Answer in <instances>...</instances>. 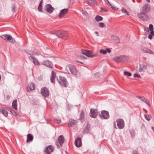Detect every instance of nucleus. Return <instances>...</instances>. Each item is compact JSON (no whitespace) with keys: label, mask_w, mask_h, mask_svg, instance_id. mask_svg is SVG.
Segmentation results:
<instances>
[{"label":"nucleus","mask_w":154,"mask_h":154,"mask_svg":"<svg viewBox=\"0 0 154 154\" xmlns=\"http://www.w3.org/2000/svg\"><path fill=\"white\" fill-rule=\"evenodd\" d=\"M65 70L68 73H71L75 75H77V70L73 65L71 64L68 65L66 67Z\"/></svg>","instance_id":"1"},{"label":"nucleus","mask_w":154,"mask_h":154,"mask_svg":"<svg viewBox=\"0 0 154 154\" xmlns=\"http://www.w3.org/2000/svg\"><path fill=\"white\" fill-rule=\"evenodd\" d=\"M65 141L63 135H60L58 137L57 140L55 142V144L58 148L62 146Z\"/></svg>","instance_id":"2"},{"label":"nucleus","mask_w":154,"mask_h":154,"mask_svg":"<svg viewBox=\"0 0 154 154\" xmlns=\"http://www.w3.org/2000/svg\"><path fill=\"white\" fill-rule=\"evenodd\" d=\"M52 34L57 36L59 38H63V39H66L67 38L66 32L65 31H58L54 32Z\"/></svg>","instance_id":"3"},{"label":"nucleus","mask_w":154,"mask_h":154,"mask_svg":"<svg viewBox=\"0 0 154 154\" xmlns=\"http://www.w3.org/2000/svg\"><path fill=\"white\" fill-rule=\"evenodd\" d=\"M2 38L5 40L7 42H9L14 43L15 42V39L12 38L11 36L7 34L2 35L1 36Z\"/></svg>","instance_id":"4"},{"label":"nucleus","mask_w":154,"mask_h":154,"mask_svg":"<svg viewBox=\"0 0 154 154\" xmlns=\"http://www.w3.org/2000/svg\"><path fill=\"white\" fill-rule=\"evenodd\" d=\"M58 82L62 86L66 87L68 85V82L66 78L64 77L59 76V78L57 79Z\"/></svg>","instance_id":"5"},{"label":"nucleus","mask_w":154,"mask_h":154,"mask_svg":"<svg viewBox=\"0 0 154 154\" xmlns=\"http://www.w3.org/2000/svg\"><path fill=\"white\" fill-rule=\"evenodd\" d=\"M137 16L139 19L144 21H146L149 20V17L147 14L143 12L138 14Z\"/></svg>","instance_id":"6"},{"label":"nucleus","mask_w":154,"mask_h":154,"mask_svg":"<svg viewBox=\"0 0 154 154\" xmlns=\"http://www.w3.org/2000/svg\"><path fill=\"white\" fill-rule=\"evenodd\" d=\"M109 116V114L108 111H104V110L101 111V114L100 116V117L102 119H108Z\"/></svg>","instance_id":"7"},{"label":"nucleus","mask_w":154,"mask_h":154,"mask_svg":"<svg viewBox=\"0 0 154 154\" xmlns=\"http://www.w3.org/2000/svg\"><path fill=\"white\" fill-rule=\"evenodd\" d=\"M81 53L90 57H93L96 56L95 54H93L91 51L88 50H82Z\"/></svg>","instance_id":"8"},{"label":"nucleus","mask_w":154,"mask_h":154,"mask_svg":"<svg viewBox=\"0 0 154 154\" xmlns=\"http://www.w3.org/2000/svg\"><path fill=\"white\" fill-rule=\"evenodd\" d=\"M117 125L119 128L122 129L124 127L125 124L123 120L122 119H119L116 120Z\"/></svg>","instance_id":"9"},{"label":"nucleus","mask_w":154,"mask_h":154,"mask_svg":"<svg viewBox=\"0 0 154 154\" xmlns=\"http://www.w3.org/2000/svg\"><path fill=\"white\" fill-rule=\"evenodd\" d=\"M41 93L43 96L45 97H48L49 94V92L48 88L44 87L42 88L41 90Z\"/></svg>","instance_id":"10"},{"label":"nucleus","mask_w":154,"mask_h":154,"mask_svg":"<svg viewBox=\"0 0 154 154\" xmlns=\"http://www.w3.org/2000/svg\"><path fill=\"white\" fill-rule=\"evenodd\" d=\"M54 149V147L52 145H50L45 148V152L47 154L52 152Z\"/></svg>","instance_id":"11"},{"label":"nucleus","mask_w":154,"mask_h":154,"mask_svg":"<svg viewBox=\"0 0 154 154\" xmlns=\"http://www.w3.org/2000/svg\"><path fill=\"white\" fill-rule=\"evenodd\" d=\"M45 9L49 13L51 14L54 11V8L50 4H47L45 6Z\"/></svg>","instance_id":"12"},{"label":"nucleus","mask_w":154,"mask_h":154,"mask_svg":"<svg viewBox=\"0 0 154 154\" xmlns=\"http://www.w3.org/2000/svg\"><path fill=\"white\" fill-rule=\"evenodd\" d=\"M82 145L81 138L80 137H78L75 140V145L77 147H79L81 146Z\"/></svg>","instance_id":"13"},{"label":"nucleus","mask_w":154,"mask_h":154,"mask_svg":"<svg viewBox=\"0 0 154 154\" xmlns=\"http://www.w3.org/2000/svg\"><path fill=\"white\" fill-rule=\"evenodd\" d=\"M29 59L30 60L32 61L34 64L39 66L40 65V63L38 60L35 57L33 56H30L29 57Z\"/></svg>","instance_id":"14"},{"label":"nucleus","mask_w":154,"mask_h":154,"mask_svg":"<svg viewBox=\"0 0 154 154\" xmlns=\"http://www.w3.org/2000/svg\"><path fill=\"white\" fill-rule=\"evenodd\" d=\"M98 115L97 110L96 109H91L90 116L91 118H96Z\"/></svg>","instance_id":"15"},{"label":"nucleus","mask_w":154,"mask_h":154,"mask_svg":"<svg viewBox=\"0 0 154 154\" xmlns=\"http://www.w3.org/2000/svg\"><path fill=\"white\" fill-rule=\"evenodd\" d=\"M142 10V11L143 12H145L146 13L148 12L150 10V6L149 4H145L144 6H143Z\"/></svg>","instance_id":"16"},{"label":"nucleus","mask_w":154,"mask_h":154,"mask_svg":"<svg viewBox=\"0 0 154 154\" xmlns=\"http://www.w3.org/2000/svg\"><path fill=\"white\" fill-rule=\"evenodd\" d=\"M56 75V73L54 71H52L51 76L50 78V80L52 83H55Z\"/></svg>","instance_id":"17"},{"label":"nucleus","mask_w":154,"mask_h":154,"mask_svg":"<svg viewBox=\"0 0 154 154\" xmlns=\"http://www.w3.org/2000/svg\"><path fill=\"white\" fill-rule=\"evenodd\" d=\"M35 89V85L33 83H31L28 84L27 88V91H31Z\"/></svg>","instance_id":"18"},{"label":"nucleus","mask_w":154,"mask_h":154,"mask_svg":"<svg viewBox=\"0 0 154 154\" xmlns=\"http://www.w3.org/2000/svg\"><path fill=\"white\" fill-rule=\"evenodd\" d=\"M68 11V8H64L60 12V14H59V17H61L64 16L65 14H66Z\"/></svg>","instance_id":"19"},{"label":"nucleus","mask_w":154,"mask_h":154,"mask_svg":"<svg viewBox=\"0 0 154 154\" xmlns=\"http://www.w3.org/2000/svg\"><path fill=\"white\" fill-rule=\"evenodd\" d=\"M42 64L50 68L53 67V65L52 63L50 61L48 60L44 61Z\"/></svg>","instance_id":"20"},{"label":"nucleus","mask_w":154,"mask_h":154,"mask_svg":"<svg viewBox=\"0 0 154 154\" xmlns=\"http://www.w3.org/2000/svg\"><path fill=\"white\" fill-rule=\"evenodd\" d=\"M0 112H2L5 117H7L8 116V112L6 108L0 107Z\"/></svg>","instance_id":"21"},{"label":"nucleus","mask_w":154,"mask_h":154,"mask_svg":"<svg viewBox=\"0 0 154 154\" xmlns=\"http://www.w3.org/2000/svg\"><path fill=\"white\" fill-rule=\"evenodd\" d=\"M77 123L76 120L72 119L69 120V122L68 124V125L70 127H72L73 125H75Z\"/></svg>","instance_id":"22"},{"label":"nucleus","mask_w":154,"mask_h":154,"mask_svg":"<svg viewBox=\"0 0 154 154\" xmlns=\"http://www.w3.org/2000/svg\"><path fill=\"white\" fill-rule=\"evenodd\" d=\"M33 139V136L31 134H28L27 135V140L26 142L27 143H30L32 141Z\"/></svg>","instance_id":"23"},{"label":"nucleus","mask_w":154,"mask_h":154,"mask_svg":"<svg viewBox=\"0 0 154 154\" xmlns=\"http://www.w3.org/2000/svg\"><path fill=\"white\" fill-rule=\"evenodd\" d=\"M146 69V67L145 65L143 64H141L140 65L139 71L140 72H143Z\"/></svg>","instance_id":"24"},{"label":"nucleus","mask_w":154,"mask_h":154,"mask_svg":"<svg viewBox=\"0 0 154 154\" xmlns=\"http://www.w3.org/2000/svg\"><path fill=\"white\" fill-rule=\"evenodd\" d=\"M17 100H15L12 102V107L15 109H17Z\"/></svg>","instance_id":"25"},{"label":"nucleus","mask_w":154,"mask_h":154,"mask_svg":"<svg viewBox=\"0 0 154 154\" xmlns=\"http://www.w3.org/2000/svg\"><path fill=\"white\" fill-rule=\"evenodd\" d=\"M113 60L117 62H119L122 60V56H118L115 57L113 59Z\"/></svg>","instance_id":"26"},{"label":"nucleus","mask_w":154,"mask_h":154,"mask_svg":"<svg viewBox=\"0 0 154 154\" xmlns=\"http://www.w3.org/2000/svg\"><path fill=\"white\" fill-rule=\"evenodd\" d=\"M85 119V116L83 111L81 112L80 116V119L82 122H83L84 121Z\"/></svg>","instance_id":"27"},{"label":"nucleus","mask_w":154,"mask_h":154,"mask_svg":"<svg viewBox=\"0 0 154 154\" xmlns=\"http://www.w3.org/2000/svg\"><path fill=\"white\" fill-rule=\"evenodd\" d=\"M95 19L98 22L102 20L103 18L101 16L97 15L95 17Z\"/></svg>","instance_id":"28"},{"label":"nucleus","mask_w":154,"mask_h":154,"mask_svg":"<svg viewBox=\"0 0 154 154\" xmlns=\"http://www.w3.org/2000/svg\"><path fill=\"white\" fill-rule=\"evenodd\" d=\"M143 51L145 53H147L149 54H152L153 53L152 51L150 50V49L147 48H144L143 49Z\"/></svg>","instance_id":"29"},{"label":"nucleus","mask_w":154,"mask_h":154,"mask_svg":"<svg viewBox=\"0 0 154 154\" xmlns=\"http://www.w3.org/2000/svg\"><path fill=\"white\" fill-rule=\"evenodd\" d=\"M132 137H135V131L133 129H131L129 131Z\"/></svg>","instance_id":"30"},{"label":"nucleus","mask_w":154,"mask_h":154,"mask_svg":"<svg viewBox=\"0 0 154 154\" xmlns=\"http://www.w3.org/2000/svg\"><path fill=\"white\" fill-rule=\"evenodd\" d=\"M25 52L26 53L28 54L29 55L35 54V53H34V51H32L27 50L25 51Z\"/></svg>","instance_id":"31"},{"label":"nucleus","mask_w":154,"mask_h":154,"mask_svg":"<svg viewBox=\"0 0 154 154\" xmlns=\"http://www.w3.org/2000/svg\"><path fill=\"white\" fill-rule=\"evenodd\" d=\"M144 117L146 120L149 121L150 120L151 116L149 114H144Z\"/></svg>","instance_id":"32"},{"label":"nucleus","mask_w":154,"mask_h":154,"mask_svg":"<svg viewBox=\"0 0 154 154\" xmlns=\"http://www.w3.org/2000/svg\"><path fill=\"white\" fill-rule=\"evenodd\" d=\"M111 37L112 39L116 40V42H119V39L118 37L116 36H112Z\"/></svg>","instance_id":"33"},{"label":"nucleus","mask_w":154,"mask_h":154,"mask_svg":"<svg viewBox=\"0 0 154 154\" xmlns=\"http://www.w3.org/2000/svg\"><path fill=\"white\" fill-rule=\"evenodd\" d=\"M124 75H127L128 76H130L131 75V73L130 72H127V71H125L124 72Z\"/></svg>","instance_id":"34"},{"label":"nucleus","mask_w":154,"mask_h":154,"mask_svg":"<svg viewBox=\"0 0 154 154\" xmlns=\"http://www.w3.org/2000/svg\"><path fill=\"white\" fill-rule=\"evenodd\" d=\"M137 97L140 100L142 101L143 102H144V100H145V97H140V96H137Z\"/></svg>","instance_id":"35"},{"label":"nucleus","mask_w":154,"mask_h":154,"mask_svg":"<svg viewBox=\"0 0 154 154\" xmlns=\"http://www.w3.org/2000/svg\"><path fill=\"white\" fill-rule=\"evenodd\" d=\"M108 11V10H107V9H105V8H100V11L101 12H106Z\"/></svg>","instance_id":"36"},{"label":"nucleus","mask_w":154,"mask_h":154,"mask_svg":"<svg viewBox=\"0 0 154 154\" xmlns=\"http://www.w3.org/2000/svg\"><path fill=\"white\" fill-rule=\"evenodd\" d=\"M89 131V128H88V125L84 129V131L85 133H88Z\"/></svg>","instance_id":"37"},{"label":"nucleus","mask_w":154,"mask_h":154,"mask_svg":"<svg viewBox=\"0 0 154 154\" xmlns=\"http://www.w3.org/2000/svg\"><path fill=\"white\" fill-rule=\"evenodd\" d=\"M149 29L150 31H152L154 29L153 26L152 24H149Z\"/></svg>","instance_id":"38"},{"label":"nucleus","mask_w":154,"mask_h":154,"mask_svg":"<svg viewBox=\"0 0 154 154\" xmlns=\"http://www.w3.org/2000/svg\"><path fill=\"white\" fill-rule=\"evenodd\" d=\"M9 111H10L13 114L14 116H16L17 114V112H15V111H14V110L13 109H10L9 110Z\"/></svg>","instance_id":"39"},{"label":"nucleus","mask_w":154,"mask_h":154,"mask_svg":"<svg viewBox=\"0 0 154 154\" xmlns=\"http://www.w3.org/2000/svg\"><path fill=\"white\" fill-rule=\"evenodd\" d=\"M100 53L103 54H106V50H103V49H101L100 50Z\"/></svg>","instance_id":"40"},{"label":"nucleus","mask_w":154,"mask_h":154,"mask_svg":"<svg viewBox=\"0 0 154 154\" xmlns=\"http://www.w3.org/2000/svg\"><path fill=\"white\" fill-rule=\"evenodd\" d=\"M99 25L100 27L103 28L105 26V24L103 23V22H100L99 23Z\"/></svg>","instance_id":"41"},{"label":"nucleus","mask_w":154,"mask_h":154,"mask_svg":"<svg viewBox=\"0 0 154 154\" xmlns=\"http://www.w3.org/2000/svg\"><path fill=\"white\" fill-rule=\"evenodd\" d=\"M122 11L123 14H128V12L127 11V10L124 9V8H122Z\"/></svg>","instance_id":"42"},{"label":"nucleus","mask_w":154,"mask_h":154,"mask_svg":"<svg viewBox=\"0 0 154 154\" xmlns=\"http://www.w3.org/2000/svg\"><path fill=\"white\" fill-rule=\"evenodd\" d=\"M134 77H137L138 78H140L141 77V76L140 75L137 74H136V73H135L134 74Z\"/></svg>","instance_id":"43"},{"label":"nucleus","mask_w":154,"mask_h":154,"mask_svg":"<svg viewBox=\"0 0 154 154\" xmlns=\"http://www.w3.org/2000/svg\"><path fill=\"white\" fill-rule=\"evenodd\" d=\"M55 121L57 123L60 124L61 123V120L60 119H55Z\"/></svg>","instance_id":"44"},{"label":"nucleus","mask_w":154,"mask_h":154,"mask_svg":"<svg viewBox=\"0 0 154 154\" xmlns=\"http://www.w3.org/2000/svg\"><path fill=\"white\" fill-rule=\"evenodd\" d=\"M106 53L107 52L108 53H111V50L110 49H109L108 48H106Z\"/></svg>","instance_id":"45"},{"label":"nucleus","mask_w":154,"mask_h":154,"mask_svg":"<svg viewBox=\"0 0 154 154\" xmlns=\"http://www.w3.org/2000/svg\"><path fill=\"white\" fill-rule=\"evenodd\" d=\"M144 30L147 32H149V29L148 27H146L144 28Z\"/></svg>","instance_id":"46"},{"label":"nucleus","mask_w":154,"mask_h":154,"mask_svg":"<svg viewBox=\"0 0 154 154\" xmlns=\"http://www.w3.org/2000/svg\"><path fill=\"white\" fill-rule=\"evenodd\" d=\"M42 6H38V10L39 11H42Z\"/></svg>","instance_id":"47"},{"label":"nucleus","mask_w":154,"mask_h":154,"mask_svg":"<svg viewBox=\"0 0 154 154\" xmlns=\"http://www.w3.org/2000/svg\"><path fill=\"white\" fill-rule=\"evenodd\" d=\"M15 8H16L15 6L14 5H13V7L12 8V11L14 12Z\"/></svg>","instance_id":"48"},{"label":"nucleus","mask_w":154,"mask_h":154,"mask_svg":"<svg viewBox=\"0 0 154 154\" xmlns=\"http://www.w3.org/2000/svg\"><path fill=\"white\" fill-rule=\"evenodd\" d=\"M109 7H110L112 8L113 10H116V8L113 6L111 4V5H110Z\"/></svg>","instance_id":"49"},{"label":"nucleus","mask_w":154,"mask_h":154,"mask_svg":"<svg viewBox=\"0 0 154 154\" xmlns=\"http://www.w3.org/2000/svg\"><path fill=\"white\" fill-rule=\"evenodd\" d=\"M148 37L149 39H152V35L149 34L148 36Z\"/></svg>","instance_id":"50"},{"label":"nucleus","mask_w":154,"mask_h":154,"mask_svg":"<svg viewBox=\"0 0 154 154\" xmlns=\"http://www.w3.org/2000/svg\"><path fill=\"white\" fill-rule=\"evenodd\" d=\"M133 154H139L138 152L136 151H133Z\"/></svg>","instance_id":"51"},{"label":"nucleus","mask_w":154,"mask_h":154,"mask_svg":"<svg viewBox=\"0 0 154 154\" xmlns=\"http://www.w3.org/2000/svg\"><path fill=\"white\" fill-rule=\"evenodd\" d=\"M94 0H87V2L88 3H92L93 2Z\"/></svg>","instance_id":"52"},{"label":"nucleus","mask_w":154,"mask_h":154,"mask_svg":"<svg viewBox=\"0 0 154 154\" xmlns=\"http://www.w3.org/2000/svg\"><path fill=\"white\" fill-rule=\"evenodd\" d=\"M106 2H107V4L108 5L110 6V5H111V4H110V3L109 2V1L108 0H106Z\"/></svg>","instance_id":"53"},{"label":"nucleus","mask_w":154,"mask_h":154,"mask_svg":"<svg viewBox=\"0 0 154 154\" xmlns=\"http://www.w3.org/2000/svg\"><path fill=\"white\" fill-rule=\"evenodd\" d=\"M144 102H145L146 104H148V100L145 98V100H144Z\"/></svg>","instance_id":"54"},{"label":"nucleus","mask_w":154,"mask_h":154,"mask_svg":"<svg viewBox=\"0 0 154 154\" xmlns=\"http://www.w3.org/2000/svg\"><path fill=\"white\" fill-rule=\"evenodd\" d=\"M94 33L96 34L97 36H98L99 35V34L98 32L97 31H95Z\"/></svg>","instance_id":"55"},{"label":"nucleus","mask_w":154,"mask_h":154,"mask_svg":"<svg viewBox=\"0 0 154 154\" xmlns=\"http://www.w3.org/2000/svg\"><path fill=\"white\" fill-rule=\"evenodd\" d=\"M151 34L152 36L153 35L154 36V32L153 31V30L151 31Z\"/></svg>","instance_id":"56"},{"label":"nucleus","mask_w":154,"mask_h":154,"mask_svg":"<svg viewBox=\"0 0 154 154\" xmlns=\"http://www.w3.org/2000/svg\"><path fill=\"white\" fill-rule=\"evenodd\" d=\"M114 127L116 128H117L116 127V123L115 122H114Z\"/></svg>","instance_id":"57"},{"label":"nucleus","mask_w":154,"mask_h":154,"mask_svg":"<svg viewBox=\"0 0 154 154\" xmlns=\"http://www.w3.org/2000/svg\"><path fill=\"white\" fill-rule=\"evenodd\" d=\"M34 53H35L34 55H38V53L37 52H35L34 51Z\"/></svg>","instance_id":"58"},{"label":"nucleus","mask_w":154,"mask_h":154,"mask_svg":"<svg viewBox=\"0 0 154 154\" xmlns=\"http://www.w3.org/2000/svg\"><path fill=\"white\" fill-rule=\"evenodd\" d=\"M151 128H152V129L153 131H154V127H151Z\"/></svg>","instance_id":"59"},{"label":"nucleus","mask_w":154,"mask_h":154,"mask_svg":"<svg viewBox=\"0 0 154 154\" xmlns=\"http://www.w3.org/2000/svg\"><path fill=\"white\" fill-rule=\"evenodd\" d=\"M83 58L84 59H87V57H83Z\"/></svg>","instance_id":"60"},{"label":"nucleus","mask_w":154,"mask_h":154,"mask_svg":"<svg viewBox=\"0 0 154 154\" xmlns=\"http://www.w3.org/2000/svg\"><path fill=\"white\" fill-rule=\"evenodd\" d=\"M39 6H42V5L41 3V2L40 3V4H39Z\"/></svg>","instance_id":"61"},{"label":"nucleus","mask_w":154,"mask_h":154,"mask_svg":"<svg viewBox=\"0 0 154 154\" xmlns=\"http://www.w3.org/2000/svg\"><path fill=\"white\" fill-rule=\"evenodd\" d=\"M146 1L148 2H150V0H146Z\"/></svg>","instance_id":"62"},{"label":"nucleus","mask_w":154,"mask_h":154,"mask_svg":"<svg viewBox=\"0 0 154 154\" xmlns=\"http://www.w3.org/2000/svg\"><path fill=\"white\" fill-rule=\"evenodd\" d=\"M132 1L134 2H135V1L134 0H132Z\"/></svg>","instance_id":"63"},{"label":"nucleus","mask_w":154,"mask_h":154,"mask_svg":"<svg viewBox=\"0 0 154 154\" xmlns=\"http://www.w3.org/2000/svg\"><path fill=\"white\" fill-rule=\"evenodd\" d=\"M1 75L0 74V80H1Z\"/></svg>","instance_id":"64"}]
</instances>
